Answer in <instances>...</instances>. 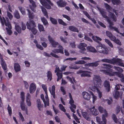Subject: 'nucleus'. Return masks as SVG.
Listing matches in <instances>:
<instances>
[{
  "mask_svg": "<svg viewBox=\"0 0 124 124\" xmlns=\"http://www.w3.org/2000/svg\"><path fill=\"white\" fill-rule=\"evenodd\" d=\"M20 106L22 110L25 111V107L24 101L21 102Z\"/></svg>",
  "mask_w": 124,
  "mask_h": 124,
  "instance_id": "09e8293b",
  "label": "nucleus"
},
{
  "mask_svg": "<svg viewBox=\"0 0 124 124\" xmlns=\"http://www.w3.org/2000/svg\"><path fill=\"white\" fill-rule=\"evenodd\" d=\"M98 109L99 112L101 113H103L104 111L105 112V110H106L105 109L104 110L103 108L101 106H100L99 107Z\"/></svg>",
  "mask_w": 124,
  "mask_h": 124,
  "instance_id": "680f3d73",
  "label": "nucleus"
},
{
  "mask_svg": "<svg viewBox=\"0 0 124 124\" xmlns=\"http://www.w3.org/2000/svg\"><path fill=\"white\" fill-rule=\"evenodd\" d=\"M101 61L112 64L113 65L117 64L120 66L124 67V64L123 62V61L121 59L118 58H113L111 59H102Z\"/></svg>",
  "mask_w": 124,
  "mask_h": 124,
  "instance_id": "f03ea898",
  "label": "nucleus"
},
{
  "mask_svg": "<svg viewBox=\"0 0 124 124\" xmlns=\"http://www.w3.org/2000/svg\"><path fill=\"white\" fill-rule=\"evenodd\" d=\"M92 38L93 39L98 43L99 45L96 46V49L98 52L104 54H108L110 50V48L109 47L106 46L104 44H101L99 41H101L102 39L100 37L96 36H93Z\"/></svg>",
  "mask_w": 124,
  "mask_h": 124,
  "instance_id": "f257e3e1",
  "label": "nucleus"
},
{
  "mask_svg": "<svg viewBox=\"0 0 124 124\" xmlns=\"http://www.w3.org/2000/svg\"><path fill=\"white\" fill-rule=\"evenodd\" d=\"M42 88L43 89L45 93H47V91L46 86V85L43 84L41 85Z\"/></svg>",
  "mask_w": 124,
  "mask_h": 124,
  "instance_id": "6e6d98bb",
  "label": "nucleus"
},
{
  "mask_svg": "<svg viewBox=\"0 0 124 124\" xmlns=\"http://www.w3.org/2000/svg\"><path fill=\"white\" fill-rule=\"evenodd\" d=\"M58 20L59 24L63 26H66L67 25V24L65 23L62 19H59Z\"/></svg>",
  "mask_w": 124,
  "mask_h": 124,
  "instance_id": "a19ab883",
  "label": "nucleus"
},
{
  "mask_svg": "<svg viewBox=\"0 0 124 124\" xmlns=\"http://www.w3.org/2000/svg\"><path fill=\"white\" fill-rule=\"evenodd\" d=\"M69 28L70 30L72 31L79 32V31L78 29L74 26H69Z\"/></svg>",
  "mask_w": 124,
  "mask_h": 124,
  "instance_id": "b1692460",
  "label": "nucleus"
},
{
  "mask_svg": "<svg viewBox=\"0 0 124 124\" xmlns=\"http://www.w3.org/2000/svg\"><path fill=\"white\" fill-rule=\"evenodd\" d=\"M6 30L7 33L9 35H10L12 34V32L11 29H9L7 27L6 28Z\"/></svg>",
  "mask_w": 124,
  "mask_h": 124,
  "instance_id": "338daca9",
  "label": "nucleus"
},
{
  "mask_svg": "<svg viewBox=\"0 0 124 124\" xmlns=\"http://www.w3.org/2000/svg\"><path fill=\"white\" fill-rule=\"evenodd\" d=\"M43 102L44 104V107L45 108L47 106H49V99H47V100H46V101L45 100V101H44Z\"/></svg>",
  "mask_w": 124,
  "mask_h": 124,
  "instance_id": "e2e57ef3",
  "label": "nucleus"
},
{
  "mask_svg": "<svg viewBox=\"0 0 124 124\" xmlns=\"http://www.w3.org/2000/svg\"><path fill=\"white\" fill-rule=\"evenodd\" d=\"M89 93L90 94L92 95L93 96V102L94 103L95 101L96 100V97L94 95V94L93 93V92L91 91H89Z\"/></svg>",
  "mask_w": 124,
  "mask_h": 124,
  "instance_id": "5fc2aeb1",
  "label": "nucleus"
},
{
  "mask_svg": "<svg viewBox=\"0 0 124 124\" xmlns=\"http://www.w3.org/2000/svg\"><path fill=\"white\" fill-rule=\"evenodd\" d=\"M58 6L61 7H64L67 5V2L63 0H59L56 2Z\"/></svg>",
  "mask_w": 124,
  "mask_h": 124,
  "instance_id": "9b49d317",
  "label": "nucleus"
},
{
  "mask_svg": "<svg viewBox=\"0 0 124 124\" xmlns=\"http://www.w3.org/2000/svg\"><path fill=\"white\" fill-rule=\"evenodd\" d=\"M58 48L59 49H58V53H60L62 54H63V48L61 45H59V46Z\"/></svg>",
  "mask_w": 124,
  "mask_h": 124,
  "instance_id": "7c9ffc66",
  "label": "nucleus"
},
{
  "mask_svg": "<svg viewBox=\"0 0 124 124\" xmlns=\"http://www.w3.org/2000/svg\"><path fill=\"white\" fill-rule=\"evenodd\" d=\"M19 116L21 119V120L22 122H23L24 121V118L21 112L19 113Z\"/></svg>",
  "mask_w": 124,
  "mask_h": 124,
  "instance_id": "774afa93",
  "label": "nucleus"
},
{
  "mask_svg": "<svg viewBox=\"0 0 124 124\" xmlns=\"http://www.w3.org/2000/svg\"><path fill=\"white\" fill-rule=\"evenodd\" d=\"M26 26L27 28L30 30H31V28H35L36 26L35 23L32 20L27 22Z\"/></svg>",
  "mask_w": 124,
  "mask_h": 124,
  "instance_id": "6e6552de",
  "label": "nucleus"
},
{
  "mask_svg": "<svg viewBox=\"0 0 124 124\" xmlns=\"http://www.w3.org/2000/svg\"><path fill=\"white\" fill-rule=\"evenodd\" d=\"M37 105L38 109L39 110H41V108H42L43 106V105L41 104V102L39 99L37 100Z\"/></svg>",
  "mask_w": 124,
  "mask_h": 124,
  "instance_id": "c85d7f7f",
  "label": "nucleus"
},
{
  "mask_svg": "<svg viewBox=\"0 0 124 124\" xmlns=\"http://www.w3.org/2000/svg\"><path fill=\"white\" fill-rule=\"evenodd\" d=\"M15 28L16 31L19 33H20L21 32V27L19 25H16Z\"/></svg>",
  "mask_w": 124,
  "mask_h": 124,
  "instance_id": "4c0bfd02",
  "label": "nucleus"
},
{
  "mask_svg": "<svg viewBox=\"0 0 124 124\" xmlns=\"http://www.w3.org/2000/svg\"><path fill=\"white\" fill-rule=\"evenodd\" d=\"M105 8L107 9L110 10L112 9V8L107 3H105Z\"/></svg>",
  "mask_w": 124,
  "mask_h": 124,
  "instance_id": "69168bd1",
  "label": "nucleus"
},
{
  "mask_svg": "<svg viewBox=\"0 0 124 124\" xmlns=\"http://www.w3.org/2000/svg\"><path fill=\"white\" fill-rule=\"evenodd\" d=\"M3 19L2 18L1 16H0V20L1 22L2 25V26H4V24L6 26H8L9 29H12V26L11 24L9 22V19L8 18L7 20V22L5 20V18L3 17Z\"/></svg>",
  "mask_w": 124,
  "mask_h": 124,
  "instance_id": "39448f33",
  "label": "nucleus"
},
{
  "mask_svg": "<svg viewBox=\"0 0 124 124\" xmlns=\"http://www.w3.org/2000/svg\"><path fill=\"white\" fill-rule=\"evenodd\" d=\"M41 19L44 25H48V23L46 19L44 17H41Z\"/></svg>",
  "mask_w": 124,
  "mask_h": 124,
  "instance_id": "c9c22d12",
  "label": "nucleus"
},
{
  "mask_svg": "<svg viewBox=\"0 0 124 124\" xmlns=\"http://www.w3.org/2000/svg\"><path fill=\"white\" fill-rule=\"evenodd\" d=\"M85 40L88 41L90 42H93L92 40L90 38H89L88 36H85Z\"/></svg>",
  "mask_w": 124,
  "mask_h": 124,
  "instance_id": "0e129e2a",
  "label": "nucleus"
},
{
  "mask_svg": "<svg viewBox=\"0 0 124 124\" xmlns=\"http://www.w3.org/2000/svg\"><path fill=\"white\" fill-rule=\"evenodd\" d=\"M87 46V44L85 43H81L78 46V48L81 49L80 52L82 54H84V51L86 50L85 47H86Z\"/></svg>",
  "mask_w": 124,
  "mask_h": 124,
  "instance_id": "9d476101",
  "label": "nucleus"
},
{
  "mask_svg": "<svg viewBox=\"0 0 124 124\" xmlns=\"http://www.w3.org/2000/svg\"><path fill=\"white\" fill-rule=\"evenodd\" d=\"M83 98L87 100H89L90 98V95L86 92H83L82 93Z\"/></svg>",
  "mask_w": 124,
  "mask_h": 124,
  "instance_id": "6ab92c4d",
  "label": "nucleus"
},
{
  "mask_svg": "<svg viewBox=\"0 0 124 124\" xmlns=\"http://www.w3.org/2000/svg\"><path fill=\"white\" fill-rule=\"evenodd\" d=\"M112 118L114 122L116 123H118V120L115 114H113L112 116Z\"/></svg>",
  "mask_w": 124,
  "mask_h": 124,
  "instance_id": "4d7b16f0",
  "label": "nucleus"
},
{
  "mask_svg": "<svg viewBox=\"0 0 124 124\" xmlns=\"http://www.w3.org/2000/svg\"><path fill=\"white\" fill-rule=\"evenodd\" d=\"M31 96L29 93H27L26 96V102L27 105L30 106L31 105V102L30 101Z\"/></svg>",
  "mask_w": 124,
  "mask_h": 124,
  "instance_id": "aec40b11",
  "label": "nucleus"
},
{
  "mask_svg": "<svg viewBox=\"0 0 124 124\" xmlns=\"http://www.w3.org/2000/svg\"><path fill=\"white\" fill-rule=\"evenodd\" d=\"M102 65L104 66V67H102L103 68L106 69L107 68H108V67L112 68L113 66L109 64H102Z\"/></svg>",
  "mask_w": 124,
  "mask_h": 124,
  "instance_id": "864d4df0",
  "label": "nucleus"
},
{
  "mask_svg": "<svg viewBox=\"0 0 124 124\" xmlns=\"http://www.w3.org/2000/svg\"><path fill=\"white\" fill-rule=\"evenodd\" d=\"M106 34L107 36L109 37L111 40H112V39L113 38V37H115L114 36L112 35L111 33L109 31H106Z\"/></svg>",
  "mask_w": 124,
  "mask_h": 124,
  "instance_id": "72a5a7b5",
  "label": "nucleus"
},
{
  "mask_svg": "<svg viewBox=\"0 0 124 124\" xmlns=\"http://www.w3.org/2000/svg\"><path fill=\"white\" fill-rule=\"evenodd\" d=\"M41 4L47 9H50L51 8L50 5H49L45 0H40Z\"/></svg>",
  "mask_w": 124,
  "mask_h": 124,
  "instance_id": "2eb2a0df",
  "label": "nucleus"
},
{
  "mask_svg": "<svg viewBox=\"0 0 124 124\" xmlns=\"http://www.w3.org/2000/svg\"><path fill=\"white\" fill-rule=\"evenodd\" d=\"M14 17L16 19H18L20 18V16L18 11L16 10L14 12Z\"/></svg>",
  "mask_w": 124,
  "mask_h": 124,
  "instance_id": "2f4dec72",
  "label": "nucleus"
},
{
  "mask_svg": "<svg viewBox=\"0 0 124 124\" xmlns=\"http://www.w3.org/2000/svg\"><path fill=\"white\" fill-rule=\"evenodd\" d=\"M90 72L84 70L83 73L81 74V77H91V76L90 74Z\"/></svg>",
  "mask_w": 124,
  "mask_h": 124,
  "instance_id": "4be33fe9",
  "label": "nucleus"
},
{
  "mask_svg": "<svg viewBox=\"0 0 124 124\" xmlns=\"http://www.w3.org/2000/svg\"><path fill=\"white\" fill-rule=\"evenodd\" d=\"M41 8L44 15L46 16V18H48L49 17L46 9L44 7L42 6L41 7Z\"/></svg>",
  "mask_w": 124,
  "mask_h": 124,
  "instance_id": "a878e982",
  "label": "nucleus"
},
{
  "mask_svg": "<svg viewBox=\"0 0 124 124\" xmlns=\"http://www.w3.org/2000/svg\"><path fill=\"white\" fill-rule=\"evenodd\" d=\"M0 59H1L0 62L2 67L4 70H6L7 68V66L6 62L3 59L2 56L0 53Z\"/></svg>",
  "mask_w": 124,
  "mask_h": 124,
  "instance_id": "1a4fd4ad",
  "label": "nucleus"
},
{
  "mask_svg": "<svg viewBox=\"0 0 124 124\" xmlns=\"http://www.w3.org/2000/svg\"><path fill=\"white\" fill-rule=\"evenodd\" d=\"M14 69L15 71L17 72L21 70V67L19 64L17 63H15L14 64Z\"/></svg>",
  "mask_w": 124,
  "mask_h": 124,
  "instance_id": "412c9836",
  "label": "nucleus"
},
{
  "mask_svg": "<svg viewBox=\"0 0 124 124\" xmlns=\"http://www.w3.org/2000/svg\"><path fill=\"white\" fill-rule=\"evenodd\" d=\"M49 90L51 94L53 97L54 98H55V86L54 85L52 86V90L51 88H49Z\"/></svg>",
  "mask_w": 124,
  "mask_h": 124,
  "instance_id": "a211bd4d",
  "label": "nucleus"
},
{
  "mask_svg": "<svg viewBox=\"0 0 124 124\" xmlns=\"http://www.w3.org/2000/svg\"><path fill=\"white\" fill-rule=\"evenodd\" d=\"M25 93L23 92H22L20 93V97L22 100L21 102L24 101L25 100Z\"/></svg>",
  "mask_w": 124,
  "mask_h": 124,
  "instance_id": "49530a36",
  "label": "nucleus"
},
{
  "mask_svg": "<svg viewBox=\"0 0 124 124\" xmlns=\"http://www.w3.org/2000/svg\"><path fill=\"white\" fill-rule=\"evenodd\" d=\"M105 41L111 47H113V45L112 43L108 39H105Z\"/></svg>",
  "mask_w": 124,
  "mask_h": 124,
  "instance_id": "37998d69",
  "label": "nucleus"
},
{
  "mask_svg": "<svg viewBox=\"0 0 124 124\" xmlns=\"http://www.w3.org/2000/svg\"><path fill=\"white\" fill-rule=\"evenodd\" d=\"M50 21L52 24L55 25L57 24V22L56 19L51 17H50Z\"/></svg>",
  "mask_w": 124,
  "mask_h": 124,
  "instance_id": "e433bc0d",
  "label": "nucleus"
},
{
  "mask_svg": "<svg viewBox=\"0 0 124 124\" xmlns=\"http://www.w3.org/2000/svg\"><path fill=\"white\" fill-rule=\"evenodd\" d=\"M36 89V86L33 83H31L29 87V91L30 93H33L35 91Z\"/></svg>",
  "mask_w": 124,
  "mask_h": 124,
  "instance_id": "4468645a",
  "label": "nucleus"
},
{
  "mask_svg": "<svg viewBox=\"0 0 124 124\" xmlns=\"http://www.w3.org/2000/svg\"><path fill=\"white\" fill-rule=\"evenodd\" d=\"M52 74L50 71H48L47 72V77L48 79H49L51 81L52 78Z\"/></svg>",
  "mask_w": 124,
  "mask_h": 124,
  "instance_id": "473e14b6",
  "label": "nucleus"
},
{
  "mask_svg": "<svg viewBox=\"0 0 124 124\" xmlns=\"http://www.w3.org/2000/svg\"><path fill=\"white\" fill-rule=\"evenodd\" d=\"M82 114L84 118L88 121L91 120V118L88 116L87 113L86 112H82Z\"/></svg>",
  "mask_w": 124,
  "mask_h": 124,
  "instance_id": "5701e85b",
  "label": "nucleus"
},
{
  "mask_svg": "<svg viewBox=\"0 0 124 124\" xmlns=\"http://www.w3.org/2000/svg\"><path fill=\"white\" fill-rule=\"evenodd\" d=\"M100 61H97L94 62H92V67H97L99 65V62H100Z\"/></svg>",
  "mask_w": 124,
  "mask_h": 124,
  "instance_id": "13d9d810",
  "label": "nucleus"
},
{
  "mask_svg": "<svg viewBox=\"0 0 124 124\" xmlns=\"http://www.w3.org/2000/svg\"><path fill=\"white\" fill-rule=\"evenodd\" d=\"M31 30L32 32L34 35H35L37 32V30L35 28H31Z\"/></svg>",
  "mask_w": 124,
  "mask_h": 124,
  "instance_id": "052dcab7",
  "label": "nucleus"
},
{
  "mask_svg": "<svg viewBox=\"0 0 124 124\" xmlns=\"http://www.w3.org/2000/svg\"><path fill=\"white\" fill-rule=\"evenodd\" d=\"M108 113L106 110H105L104 114H102V121H101L99 123V124H106V119L105 117H107V116Z\"/></svg>",
  "mask_w": 124,
  "mask_h": 124,
  "instance_id": "ddd939ff",
  "label": "nucleus"
},
{
  "mask_svg": "<svg viewBox=\"0 0 124 124\" xmlns=\"http://www.w3.org/2000/svg\"><path fill=\"white\" fill-rule=\"evenodd\" d=\"M86 63L85 62L84 60H80L78 61H76L75 62L76 64H85Z\"/></svg>",
  "mask_w": 124,
  "mask_h": 124,
  "instance_id": "603ef678",
  "label": "nucleus"
},
{
  "mask_svg": "<svg viewBox=\"0 0 124 124\" xmlns=\"http://www.w3.org/2000/svg\"><path fill=\"white\" fill-rule=\"evenodd\" d=\"M93 82L94 86L90 88L91 90L93 91H97L99 90L98 87H100L101 84V81L99 76L96 75L93 78Z\"/></svg>",
  "mask_w": 124,
  "mask_h": 124,
  "instance_id": "7ed1b4c3",
  "label": "nucleus"
},
{
  "mask_svg": "<svg viewBox=\"0 0 124 124\" xmlns=\"http://www.w3.org/2000/svg\"><path fill=\"white\" fill-rule=\"evenodd\" d=\"M111 1L114 5H119L121 3V1L120 0H111Z\"/></svg>",
  "mask_w": 124,
  "mask_h": 124,
  "instance_id": "cd10ccee",
  "label": "nucleus"
},
{
  "mask_svg": "<svg viewBox=\"0 0 124 124\" xmlns=\"http://www.w3.org/2000/svg\"><path fill=\"white\" fill-rule=\"evenodd\" d=\"M80 67L76 65H75L73 66H70L69 67V68L70 69L77 70L79 69Z\"/></svg>",
  "mask_w": 124,
  "mask_h": 124,
  "instance_id": "3c124183",
  "label": "nucleus"
},
{
  "mask_svg": "<svg viewBox=\"0 0 124 124\" xmlns=\"http://www.w3.org/2000/svg\"><path fill=\"white\" fill-rule=\"evenodd\" d=\"M114 97L116 99L119 98L120 95V93L118 91H116L115 94H113Z\"/></svg>",
  "mask_w": 124,
  "mask_h": 124,
  "instance_id": "58836bf2",
  "label": "nucleus"
},
{
  "mask_svg": "<svg viewBox=\"0 0 124 124\" xmlns=\"http://www.w3.org/2000/svg\"><path fill=\"white\" fill-rule=\"evenodd\" d=\"M59 107L61 110L64 112H66V109L64 107L62 104H59Z\"/></svg>",
  "mask_w": 124,
  "mask_h": 124,
  "instance_id": "de8ad7c7",
  "label": "nucleus"
},
{
  "mask_svg": "<svg viewBox=\"0 0 124 124\" xmlns=\"http://www.w3.org/2000/svg\"><path fill=\"white\" fill-rule=\"evenodd\" d=\"M106 70H102L101 71L102 72L106 75H108L110 76H113L115 75H118L119 77H122L123 76L122 74L120 75L119 73L117 72H113V70L109 68H107L105 69Z\"/></svg>",
  "mask_w": 124,
  "mask_h": 124,
  "instance_id": "20e7f679",
  "label": "nucleus"
},
{
  "mask_svg": "<svg viewBox=\"0 0 124 124\" xmlns=\"http://www.w3.org/2000/svg\"><path fill=\"white\" fill-rule=\"evenodd\" d=\"M113 68L115 70H117L119 72H122L123 71V69L119 67L114 66V67Z\"/></svg>",
  "mask_w": 124,
  "mask_h": 124,
  "instance_id": "bf43d9fd",
  "label": "nucleus"
},
{
  "mask_svg": "<svg viewBox=\"0 0 124 124\" xmlns=\"http://www.w3.org/2000/svg\"><path fill=\"white\" fill-rule=\"evenodd\" d=\"M95 108V107L93 106L92 108H91L90 110L91 114L93 115L96 116L98 114L99 112L97 109Z\"/></svg>",
  "mask_w": 124,
  "mask_h": 124,
  "instance_id": "f3484780",
  "label": "nucleus"
},
{
  "mask_svg": "<svg viewBox=\"0 0 124 124\" xmlns=\"http://www.w3.org/2000/svg\"><path fill=\"white\" fill-rule=\"evenodd\" d=\"M97 8L103 17L107 19L108 23L111 22L109 18L106 15L107 12L105 11L103 9H101L99 7H97Z\"/></svg>",
  "mask_w": 124,
  "mask_h": 124,
  "instance_id": "423d86ee",
  "label": "nucleus"
},
{
  "mask_svg": "<svg viewBox=\"0 0 124 124\" xmlns=\"http://www.w3.org/2000/svg\"><path fill=\"white\" fill-rule=\"evenodd\" d=\"M87 49L89 51L92 53H96L97 52L95 48L93 47L88 46L87 47Z\"/></svg>",
  "mask_w": 124,
  "mask_h": 124,
  "instance_id": "393cba45",
  "label": "nucleus"
},
{
  "mask_svg": "<svg viewBox=\"0 0 124 124\" xmlns=\"http://www.w3.org/2000/svg\"><path fill=\"white\" fill-rule=\"evenodd\" d=\"M56 75L58 77L57 81H58L62 78V73L57 72L56 73Z\"/></svg>",
  "mask_w": 124,
  "mask_h": 124,
  "instance_id": "f704fd0d",
  "label": "nucleus"
},
{
  "mask_svg": "<svg viewBox=\"0 0 124 124\" xmlns=\"http://www.w3.org/2000/svg\"><path fill=\"white\" fill-rule=\"evenodd\" d=\"M18 8L22 14L23 15H25L26 13L25 9L24 8L22 7H19Z\"/></svg>",
  "mask_w": 124,
  "mask_h": 124,
  "instance_id": "79ce46f5",
  "label": "nucleus"
},
{
  "mask_svg": "<svg viewBox=\"0 0 124 124\" xmlns=\"http://www.w3.org/2000/svg\"><path fill=\"white\" fill-rule=\"evenodd\" d=\"M105 41L111 47H113V45L112 43L108 39H105Z\"/></svg>",
  "mask_w": 124,
  "mask_h": 124,
  "instance_id": "c03bdc74",
  "label": "nucleus"
},
{
  "mask_svg": "<svg viewBox=\"0 0 124 124\" xmlns=\"http://www.w3.org/2000/svg\"><path fill=\"white\" fill-rule=\"evenodd\" d=\"M109 15L111 17L113 20L114 22H116L117 20L116 18L115 14L109 12Z\"/></svg>",
  "mask_w": 124,
  "mask_h": 124,
  "instance_id": "c756f323",
  "label": "nucleus"
},
{
  "mask_svg": "<svg viewBox=\"0 0 124 124\" xmlns=\"http://www.w3.org/2000/svg\"><path fill=\"white\" fill-rule=\"evenodd\" d=\"M29 0L30 3L31 4V5L30 6V8L33 11L35 12V8L36 7L35 2L33 0Z\"/></svg>",
  "mask_w": 124,
  "mask_h": 124,
  "instance_id": "dca6fc26",
  "label": "nucleus"
},
{
  "mask_svg": "<svg viewBox=\"0 0 124 124\" xmlns=\"http://www.w3.org/2000/svg\"><path fill=\"white\" fill-rule=\"evenodd\" d=\"M26 10L28 12V14L29 18L31 19H33V13H31L30 10L29 9H27Z\"/></svg>",
  "mask_w": 124,
  "mask_h": 124,
  "instance_id": "ea45409f",
  "label": "nucleus"
},
{
  "mask_svg": "<svg viewBox=\"0 0 124 124\" xmlns=\"http://www.w3.org/2000/svg\"><path fill=\"white\" fill-rule=\"evenodd\" d=\"M38 27L39 31L40 32L45 31L44 27L42 25L39 24Z\"/></svg>",
  "mask_w": 124,
  "mask_h": 124,
  "instance_id": "8fccbe9b",
  "label": "nucleus"
},
{
  "mask_svg": "<svg viewBox=\"0 0 124 124\" xmlns=\"http://www.w3.org/2000/svg\"><path fill=\"white\" fill-rule=\"evenodd\" d=\"M48 39L53 47L55 48L57 46L59 45L58 43L55 41L54 39L50 35L48 36Z\"/></svg>",
  "mask_w": 124,
  "mask_h": 124,
  "instance_id": "0eeeda50",
  "label": "nucleus"
},
{
  "mask_svg": "<svg viewBox=\"0 0 124 124\" xmlns=\"http://www.w3.org/2000/svg\"><path fill=\"white\" fill-rule=\"evenodd\" d=\"M113 37V38L112 39V40H111L113 41L114 42L119 45L120 46L122 44L121 42L119 39H116V37L115 36Z\"/></svg>",
  "mask_w": 124,
  "mask_h": 124,
  "instance_id": "bb28decb",
  "label": "nucleus"
},
{
  "mask_svg": "<svg viewBox=\"0 0 124 124\" xmlns=\"http://www.w3.org/2000/svg\"><path fill=\"white\" fill-rule=\"evenodd\" d=\"M103 85L105 87L107 92H109L110 90V85L109 81L107 80H105L104 82Z\"/></svg>",
  "mask_w": 124,
  "mask_h": 124,
  "instance_id": "f8f14e48",
  "label": "nucleus"
},
{
  "mask_svg": "<svg viewBox=\"0 0 124 124\" xmlns=\"http://www.w3.org/2000/svg\"><path fill=\"white\" fill-rule=\"evenodd\" d=\"M7 110L9 116H11L12 114V109L11 107L10 106L9 104L8 105L7 107Z\"/></svg>",
  "mask_w": 124,
  "mask_h": 124,
  "instance_id": "a18cd8bd",
  "label": "nucleus"
}]
</instances>
